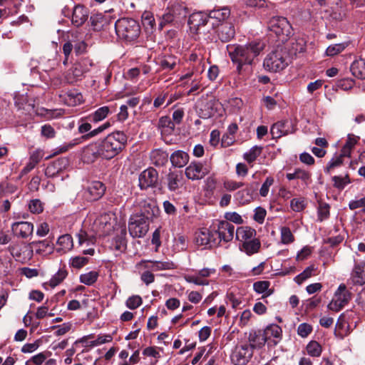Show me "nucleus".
<instances>
[{
    "instance_id": "1",
    "label": "nucleus",
    "mask_w": 365,
    "mask_h": 365,
    "mask_svg": "<svg viewBox=\"0 0 365 365\" xmlns=\"http://www.w3.org/2000/svg\"><path fill=\"white\" fill-rule=\"evenodd\" d=\"M127 143V136L123 132L116 131L108 134L101 140L89 144L83 150L85 158L91 160L102 157L111 159L117 155L125 147Z\"/></svg>"
},
{
    "instance_id": "42",
    "label": "nucleus",
    "mask_w": 365,
    "mask_h": 365,
    "mask_svg": "<svg viewBox=\"0 0 365 365\" xmlns=\"http://www.w3.org/2000/svg\"><path fill=\"white\" fill-rule=\"evenodd\" d=\"M68 272L65 268H61L51 278L48 284L52 288L61 284L64 279L67 277Z\"/></svg>"
},
{
    "instance_id": "36",
    "label": "nucleus",
    "mask_w": 365,
    "mask_h": 365,
    "mask_svg": "<svg viewBox=\"0 0 365 365\" xmlns=\"http://www.w3.org/2000/svg\"><path fill=\"white\" fill-rule=\"evenodd\" d=\"M126 229L125 227H122L119 230V234L115 237L113 245L115 249L118 251L123 252L125 250L127 246V240H126Z\"/></svg>"
},
{
    "instance_id": "39",
    "label": "nucleus",
    "mask_w": 365,
    "mask_h": 365,
    "mask_svg": "<svg viewBox=\"0 0 365 365\" xmlns=\"http://www.w3.org/2000/svg\"><path fill=\"white\" fill-rule=\"evenodd\" d=\"M110 113V108L108 106H103L97 109L94 113L89 115L88 118L90 121L93 123H98L105 119L108 113Z\"/></svg>"
},
{
    "instance_id": "58",
    "label": "nucleus",
    "mask_w": 365,
    "mask_h": 365,
    "mask_svg": "<svg viewBox=\"0 0 365 365\" xmlns=\"http://www.w3.org/2000/svg\"><path fill=\"white\" fill-rule=\"evenodd\" d=\"M91 26L94 30H101L103 26L104 18L101 14L93 15L90 18Z\"/></svg>"
},
{
    "instance_id": "6",
    "label": "nucleus",
    "mask_w": 365,
    "mask_h": 365,
    "mask_svg": "<svg viewBox=\"0 0 365 365\" xmlns=\"http://www.w3.org/2000/svg\"><path fill=\"white\" fill-rule=\"evenodd\" d=\"M138 212L137 216H140L151 222L159 215V208L156 201L150 198H139L136 201Z\"/></svg>"
},
{
    "instance_id": "7",
    "label": "nucleus",
    "mask_w": 365,
    "mask_h": 365,
    "mask_svg": "<svg viewBox=\"0 0 365 365\" xmlns=\"http://www.w3.org/2000/svg\"><path fill=\"white\" fill-rule=\"evenodd\" d=\"M187 14L188 9L184 3L178 1H170L166 13L163 15V21L165 23L179 22L183 20Z\"/></svg>"
},
{
    "instance_id": "46",
    "label": "nucleus",
    "mask_w": 365,
    "mask_h": 365,
    "mask_svg": "<svg viewBox=\"0 0 365 365\" xmlns=\"http://www.w3.org/2000/svg\"><path fill=\"white\" fill-rule=\"evenodd\" d=\"M89 258L86 257L76 256L69 259V265L71 267L79 269L88 264Z\"/></svg>"
},
{
    "instance_id": "34",
    "label": "nucleus",
    "mask_w": 365,
    "mask_h": 365,
    "mask_svg": "<svg viewBox=\"0 0 365 365\" xmlns=\"http://www.w3.org/2000/svg\"><path fill=\"white\" fill-rule=\"evenodd\" d=\"M350 71L355 77L364 79L365 78V61L362 59L354 61L350 67Z\"/></svg>"
},
{
    "instance_id": "17",
    "label": "nucleus",
    "mask_w": 365,
    "mask_h": 365,
    "mask_svg": "<svg viewBox=\"0 0 365 365\" xmlns=\"http://www.w3.org/2000/svg\"><path fill=\"white\" fill-rule=\"evenodd\" d=\"M271 134L273 138H279L294 132L293 124L288 120H281L273 124L271 128Z\"/></svg>"
},
{
    "instance_id": "14",
    "label": "nucleus",
    "mask_w": 365,
    "mask_h": 365,
    "mask_svg": "<svg viewBox=\"0 0 365 365\" xmlns=\"http://www.w3.org/2000/svg\"><path fill=\"white\" fill-rule=\"evenodd\" d=\"M11 229L14 236L26 239L33 235L34 225L27 221H19L12 223Z\"/></svg>"
},
{
    "instance_id": "26",
    "label": "nucleus",
    "mask_w": 365,
    "mask_h": 365,
    "mask_svg": "<svg viewBox=\"0 0 365 365\" xmlns=\"http://www.w3.org/2000/svg\"><path fill=\"white\" fill-rule=\"evenodd\" d=\"M248 341L252 349H260L267 343L262 330L251 331L249 334Z\"/></svg>"
},
{
    "instance_id": "22",
    "label": "nucleus",
    "mask_w": 365,
    "mask_h": 365,
    "mask_svg": "<svg viewBox=\"0 0 365 365\" xmlns=\"http://www.w3.org/2000/svg\"><path fill=\"white\" fill-rule=\"evenodd\" d=\"M257 183L247 185L245 189L238 191L235 194L236 199L242 205L250 203L254 200L255 192L257 189Z\"/></svg>"
},
{
    "instance_id": "43",
    "label": "nucleus",
    "mask_w": 365,
    "mask_h": 365,
    "mask_svg": "<svg viewBox=\"0 0 365 365\" xmlns=\"http://www.w3.org/2000/svg\"><path fill=\"white\" fill-rule=\"evenodd\" d=\"M159 127L162 128V132L170 134L175 129V123L170 117L163 116L159 120Z\"/></svg>"
},
{
    "instance_id": "38",
    "label": "nucleus",
    "mask_w": 365,
    "mask_h": 365,
    "mask_svg": "<svg viewBox=\"0 0 365 365\" xmlns=\"http://www.w3.org/2000/svg\"><path fill=\"white\" fill-rule=\"evenodd\" d=\"M150 158L153 164L157 166H161L168 161V155L162 150L157 149L151 152Z\"/></svg>"
},
{
    "instance_id": "29",
    "label": "nucleus",
    "mask_w": 365,
    "mask_h": 365,
    "mask_svg": "<svg viewBox=\"0 0 365 365\" xmlns=\"http://www.w3.org/2000/svg\"><path fill=\"white\" fill-rule=\"evenodd\" d=\"M183 176L181 171H170L166 176L168 187L175 191L182 185Z\"/></svg>"
},
{
    "instance_id": "9",
    "label": "nucleus",
    "mask_w": 365,
    "mask_h": 365,
    "mask_svg": "<svg viewBox=\"0 0 365 365\" xmlns=\"http://www.w3.org/2000/svg\"><path fill=\"white\" fill-rule=\"evenodd\" d=\"M9 251L16 260L24 263L30 260L34 255V250L29 245L15 243L9 247Z\"/></svg>"
},
{
    "instance_id": "63",
    "label": "nucleus",
    "mask_w": 365,
    "mask_h": 365,
    "mask_svg": "<svg viewBox=\"0 0 365 365\" xmlns=\"http://www.w3.org/2000/svg\"><path fill=\"white\" fill-rule=\"evenodd\" d=\"M244 185L243 182H236L232 180H225L224 182V187L228 191H234Z\"/></svg>"
},
{
    "instance_id": "62",
    "label": "nucleus",
    "mask_w": 365,
    "mask_h": 365,
    "mask_svg": "<svg viewBox=\"0 0 365 365\" xmlns=\"http://www.w3.org/2000/svg\"><path fill=\"white\" fill-rule=\"evenodd\" d=\"M291 208L294 212H300L305 207V203L303 198H294L291 200Z\"/></svg>"
},
{
    "instance_id": "5",
    "label": "nucleus",
    "mask_w": 365,
    "mask_h": 365,
    "mask_svg": "<svg viewBox=\"0 0 365 365\" xmlns=\"http://www.w3.org/2000/svg\"><path fill=\"white\" fill-rule=\"evenodd\" d=\"M289 64L288 56L286 50L277 48L267 55L264 59V68L271 72H278L284 69Z\"/></svg>"
},
{
    "instance_id": "44",
    "label": "nucleus",
    "mask_w": 365,
    "mask_h": 365,
    "mask_svg": "<svg viewBox=\"0 0 365 365\" xmlns=\"http://www.w3.org/2000/svg\"><path fill=\"white\" fill-rule=\"evenodd\" d=\"M99 276V274L96 271H91L80 275V282L86 285H92L94 284Z\"/></svg>"
},
{
    "instance_id": "2",
    "label": "nucleus",
    "mask_w": 365,
    "mask_h": 365,
    "mask_svg": "<svg viewBox=\"0 0 365 365\" xmlns=\"http://www.w3.org/2000/svg\"><path fill=\"white\" fill-rule=\"evenodd\" d=\"M261 41H252L246 45H228L227 50L234 63L237 64V70L241 73L242 66L251 64L254 58L264 49Z\"/></svg>"
},
{
    "instance_id": "48",
    "label": "nucleus",
    "mask_w": 365,
    "mask_h": 365,
    "mask_svg": "<svg viewBox=\"0 0 365 365\" xmlns=\"http://www.w3.org/2000/svg\"><path fill=\"white\" fill-rule=\"evenodd\" d=\"M82 75V71L79 66L75 65L69 69L66 76V79L68 83H73L76 78Z\"/></svg>"
},
{
    "instance_id": "15",
    "label": "nucleus",
    "mask_w": 365,
    "mask_h": 365,
    "mask_svg": "<svg viewBox=\"0 0 365 365\" xmlns=\"http://www.w3.org/2000/svg\"><path fill=\"white\" fill-rule=\"evenodd\" d=\"M207 170L200 163L192 162L185 170V176L191 180H199L205 177Z\"/></svg>"
},
{
    "instance_id": "47",
    "label": "nucleus",
    "mask_w": 365,
    "mask_h": 365,
    "mask_svg": "<svg viewBox=\"0 0 365 365\" xmlns=\"http://www.w3.org/2000/svg\"><path fill=\"white\" fill-rule=\"evenodd\" d=\"M79 245L86 243L88 245H93L96 242L93 235H88L85 230H81L77 234Z\"/></svg>"
},
{
    "instance_id": "18",
    "label": "nucleus",
    "mask_w": 365,
    "mask_h": 365,
    "mask_svg": "<svg viewBox=\"0 0 365 365\" xmlns=\"http://www.w3.org/2000/svg\"><path fill=\"white\" fill-rule=\"evenodd\" d=\"M106 191V187L100 181L92 182L86 188L84 196L90 201H96L100 199Z\"/></svg>"
},
{
    "instance_id": "30",
    "label": "nucleus",
    "mask_w": 365,
    "mask_h": 365,
    "mask_svg": "<svg viewBox=\"0 0 365 365\" xmlns=\"http://www.w3.org/2000/svg\"><path fill=\"white\" fill-rule=\"evenodd\" d=\"M57 246L56 252L61 255L71 250L73 247V242L71 235L66 234L60 236L57 240Z\"/></svg>"
},
{
    "instance_id": "51",
    "label": "nucleus",
    "mask_w": 365,
    "mask_h": 365,
    "mask_svg": "<svg viewBox=\"0 0 365 365\" xmlns=\"http://www.w3.org/2000/svg\"><path fill=\"white\" fill-rule=\"evenodd\" d=\"M315 270L316 268L314 265L307 267L301 274H298L294 278V281L299 284H302L307 279L309 278Z\"/></svg>"
},
{
    "instance_id": "32",
    "label": "nucleus",
    "mask_w": 365,
    "mask_h": 365,
    "mask_svg": "<svg viewBox=\"0 0 365 365\" xmlns=\"http://www.w3.org/2000/svg\"><path fill=\"white\" fill-rule=\"evenodd\" d=\"M170 161L173 166L182 168L188 163L189 155L182 150H177L170 155Z\"/></svg>"
},
{
    "instance_id": "35",
    "label": "nucleus",
    "mask_w": 365,
    "mask_h": 365,
    "mask_svg": "<svg viewBox=\"0 0 365 365\" xmlns=\"http://www.w3.org/2000/svg\"><path fill=\"white\" fill-rule=\"evenodd\" d=\"M359 140V136H356L354 134H349L347 140L341 150V152H342V155H347V158H349L352 149L358 143Z\"/></svg>"
},
{
    "instance_id": "19",
    "label": "nucleus",
    "mask_w": 365,
    "mask_h": 365,
    "mask_svg": "<svg viewBox=\"0 0 365 365\" xmlns=\"http://www.w3.org/2000/svg\"><path fill=\"white\" fill-rule=\"evenodd\" d=\"M215 232L218 234V237L220 240L227 242H230L233 239L235 234L236 235L235 226L228 221H220Z\"/></svg>"
},
{
    "instance_id": "45",
    "label": "nucleus",
    "mask_w": 365,
    "mask_h": 365,
    "mask_svg": "<svg viewBox=\"0 0 365 365\" xmlns=\"http://www.w3.org/2000/svg\"><path fill=\"white\" fill-rule=\"evenodd\" d=\"M262 150V148L259 146L252 147L248 152L245 153L243 155L244 159L248 163H252L254 162L258 156L260 155Z\"/></svg>"
},
{
    "instance_id": "33",
    "label": "nucleus",
    "mask_w": 365,
    "mask_h": 365,
    "mask_svg": "<svg viewBox=\"0 0 365 365\" xmlns=\"http://www.w3.org/2000/svg\"><path fill=\"white\" fill-rule=\"evenodd\" d=\"M334 297L345 306L351 299L352 294L347 289L346 286L344 284H341L335 292Z\"/></svg>"
},
{
    "instance_id": "55",
    "label": "nucleus",
    "mask_w": 365,
    "mask_h": 365,
    "mask_svg": "<svg viewBox=\"0 0 365 365\" xmlns=\"http://www.w3.org/2000/svg\"><path fill=\"white\" fill-rule=\"evenodd\" d=\"M329 205L323 202H319L318 207V218L320 221L328 218L329 216Z\"/></svg>"
},
{
    "instance_id": "54",
    "label": "nucleus",
    "mask_w": 365,
    "mask_h": 365,
    "mask_svg": "<svg viewBox=\"0 0 365 365\" xmlns=\"http://www.w3.org/2000/svg\"><path fill=\"white\" fill-rule=\"evenodd\" d=\"M142 23L147 29H153L155 25V19L149 11H145L142 15Z\"/></svg>"
},
{
    "instance_id": "37",
    "label": "nucleus",
    "mask_w": 365,
    "mask_h": 365,
    "mask_svg": "<svg viewBox=\"0 0 365 365\" xmlns=\"http://www.w3.org/2000/svg\"><path fill=\"white\" fill-rule=\"evenodd\" d=\"M230 15V10L227 7L215 9L210 11L209 19H214L218 21L226 20Z\"/></svg>"
},
{
    "instance_id": "40",
    "label": "nucleus",
    "mask_w": 365,
    "mask_h": 365,
    "mask_svg": "<svg viewBox=\"0 0 365 365\" xmlns=\"http://www.w3.org/2000/svg\"><path fill=\"white\" fill-rule=\"evenodd\" d=\"M178 62V58L174 56H167L163 57L159 63L160 66L163 70H173Z\"/></svg>"
},
{
    "instance_id": "56",
    "label": "nucleus",
    "mask_w": 365,
    "mask_h": 365,
    "mask_svg": "<svg viewBox=\"0 0 365 365\" xmlns=\"http://www.w3.org/2000/svg\"><path fill=\"white\" fill-rule=\"evenodd\" d=\"M29 209L34 214H39L43 210V204L40 200L34 199L30 201Z\"/></svg>"
},
{
    "instance_id": "57",
    "label": "nucleus",
    "mask_w": 365,
    "mask_h": 365,
    "mask_svg": "<svg viewBox=\"0 0 365 365\" xmlns=\"http://www.w3.org/2000/svg\"><path fill=\"white\" fill-rule=\"evenodd\" d=\"M185 279L189 283H193L196 285H208L209 281L202 279L200 276L197 275H185Z\"/></svg>"
},
{
    "instance_id": "20",
    "label": "nucleus",
    "mask_w": 365,
    "mask_h": 365,
    "mask_svg": "<svg viewBox=\"0 0 365 365\" xmlns=\"http://www.w3.org/2000/svg\"><path fill=\"white\" fill-rule=\"evenodd\" d=\"M89 16L88 9L81 4L76 5L73 9L71 22L76 27L82 26Z\"/></svg>"
},
{
    "instance_id": "27",
    "label": "nucleus",
    "mask_w": 365,
    "mask_h": 365,
    "mask_svg": "<svg viewBox=\"0 0 365 365\" xmlns=\"http://www.w3.org/2000/svg\"><path fill=\"white\" fill-rule=\"evenodd\" d=\"M68 165V160L67 158H59L47 166L45 173L48 177H53L58 173L61 172Z\"/></svg>"
},
{
    "instance_id": "31",
    "label": "nucleus",
    "mask_w": 365,
    "mask_h": 365,
    "mask_svg": "<svg viewBox=\"0 0 365 365\" xmlns=\"http://www.w3.org/2000/svg\"><path fill=\"white\" fill-rule=\"evenodd\" d=\"M32 249L35 248V251L39 255L50 254L53 252V245L48 240L34 241L29 244Z\"/></svg>"
},
{
    "instance_id": "53",
    "label": "nucleus",
    "mask_w": 365,
    "mask_h": 365,
    "mask_svg": "<svg viewBox=\"0 0 365 365\" xmlns=\"http://www.w3.org/2000/svg\"><path fill=\"white\" fill-rule=\"evenodd\" d=\"M332 180L334 182V186L339 190H343L346 185L351 182L348 174L345 175L344 177L334 176Z\"/></svg>"
},
{
    "instance_id": "12",
    "label": "nucleus",
    "mask_w": 365,
    "mask_h": 365,
    "mask_svg": "<svg viewBox=\"0 0 365 365\" xmlns=\"http://www.w3.org/2000/svg\"><path fill=\"white\" fill-rule=\"evenodd\" d=\"M139 186L141 190L156 186L158 180V173L153 168H148L143 171L139 175Z\"/></svg>"
},
{
    "instance_id": "49",
    "label": "nucleus",
    "mask_w": 365,
    "mask_h": 365,
    "mask_svg": "<svg viewBox=\"0 0 365 365\" xmlns=\"http://www.w3.org/2000/svg\"><path fill=\"white\" fill-rule=\"evenodd\" d=\"M344 158H347V155H342V152L335 155L327 165L326 171L329 173L334 168L340 166L343 163Z\"/></svg>"
},
{
    "instance_id": "21",
    "label": "nucleus",
    "mask_w": 365,
    "mask_h": 365,
    "mask_svg": "<svg viewBox=\"0 0 365 365\" xmlns=\"http://www.w3.org/2000/svg\"><path fill=\"white\" fill-rule=\"evenodd\" d=\"M209 19L207 14L202 12H195L189 16L188 25L191 31L197 33L201 26L207 24Z\"/></svg>"
},
{
    "instance_id": "10",
    "label": "nucleus",
    "mask_w": 365,
    "mask_h": 365,
    "mask_svg": "<svg viewBox=\"0 0 365 365\" xmlns=\"http://www.w3.org/2000/svg\"><path fill=\"white\" fill-rule=\"evenodd\" d=\"M269 28L277 36H288L291 34V25L284 17L275 16L272 18L269 22Z\"/></svg>"
},
{
    "instance_id": "25",
    "label": "nucleus",
    "mask_w": 365,
    "mask_h": 365,
    "mask_svg": "<svg viewBox=\"0 0 365 365\" xmlns=\"http://www.w3.org/2000/svg\"><path fill=\"white\" fill-rule=\"evenodd\" d=\"M351 278L354 284H365V262L356 263L351 273Z\"/></svg>"
},
{
    "instance_id": "41",
    "label": "nucleus",
    "mask_w": 365,
    "mask_h": 365,
    "mask_svg": "<svg viewBox=\"0 0 365 365\" xmlns=\"http://www.w3.org/2000/svg\"><path fill=\"white\" fill-rule=\"evenodd\" d=\"M306 49V41L303 38L294 39L291 43L289 52L291 54L297 55L303 53Z\"/></svg>"
},
{
    "instance_id": "59",
    "label": "nucleus",
    "mask_w": 365,
    "mask_h": 365,
    "mask_svg": "<svg viewBox=\"0 0 365 365\" xmlns=\"http://www.w3.org/2000/svg\"><path fill=\"white\" fill-rule=\"evenodd\" d=\"M142 304V298L138 295H133L126 301V306L130 309L139 307Z\"/></svg>"
},
{
    "instance_id": "23",
    "label": "nucleus",
    "mask_w": 365,
    "mask_h": 365,
    "mask_svg": "<svg viewBox=\"0 0 365 365\" xmlns=\"http://www.w3.org/2000/svg\"><path fill=\"white\" fill-rule=\"evenodd\" d=\"M217 33L218 38L222 42H227L234 38L235 29L232 24L225 22L218 26Z\"/></svg>"
},
{
    "instance_id": "16",
    "label": "nucleus",
    "mask_w": 365,
    "mask_h": 365,
    "mask_svg": "<svg viewBox=\"0 0 365 365\" xmlns=\"http://www.w3.org/2000/svg\"><path fill=\"white\" fill-rule=\"evenodd\" d=\"M262 331L269 346H275L282 338V329L277 324L267 326Z\"/></svg>"
},
{
    "instance_id": "50",
    "label": "nucleus",
    "mask_w": 365,
    "mask_h": 365,
    "mask_svg": "<svg viewBox=\"0 0 365 365\" xmlns=\"http://www.w3.org/2000/svg\"><path fill=\"white\" fill-rule=\"evenodd\" d=\"M307 351L310 356L318 357L322 354V347L316 341H312L307 344Z\"/></svg>"
},
{
    "instance_id": "60",
    "label": "nucleus",
    "mask_w": 365,
    "mask_h": 365,
    "mask_svg": "<svg viewBox=\"0 0 365 365\" xmlns=\"http://www.w3.org/2000/svg\"><path fill=\"white\" fill-rule=\"evenodd\" d=\"M345 48V46L343 43L334 44L329 46L326 51V53L329 56H335Z\"/></svg>"
},
{
    "instance_id": "24",
    "label": "nucleus",
    "mask_w": 365,
    "mask_h": 365,
    "mask_svg": "<svg viewBox=\"0 0 365 365\" xmlns=\"http://www.w3.org/2000/svg\"><path fill=\"white\" fill-rule=\"evenodd\" d=\"M137 267L155 272L169 269L172 267V264L168 262L142 260L137 264Z\"/></svg>"
},
{
    "instance_id": "64",
    "label": "nucleus",
    "mask_w": 365,
    "mask_h": 365,
    "mask_svg": "<svg viewBox=\"0 0 365 365\" xmlns=\"http://www.w3.org/2000/svg\"><path fill=\"white\" fill-rule=\"evenodd\" d=\"M312 326L307 324L303 323L299 325L297 328V333L302 337H307L312 331Z\"/></svg>"
},
{
    "instance_id": "28",
    "label": "nucleus",
    "mask_w": 365,
    "mask_h": 365,
    "mask_svg": "<svg viewBox=\"0 0 365 365\" xmlns=\"http://www.w3.org/2000/svg\"><path fill=\"white\" fill-rule=\"evenodd\" d=\"M195 241L199 245L212 246L215 244V239L213 234L207 228H202L196 232Z\"/></svg>"
},
{
    "instance_id": "8",
    "label": "nucleus",
    "mask_w": 365,
    "mask_h": 365,
    "mask_svg": "<svg viewBox=\"0 0 365 365\" xmlns=\"http://www.w3.org/2000/svg\"><path fill=\"white\" fill-rule=\"evenodd\" d=\"M150 222L140 216L133 215L128 223V230L133 237H143L149 230Z\"/></svg>"
},
{
    "instance_id": "61",
    "label": "nucleus",
    "mask_w": 365,
    "mask_h": 365,
    "mask_svg": "<svg viewBox=\"0 0 365 365\" xmlns=\"http://www.w3.org/2000/svg\"><path fill=\"white\" fill-rule=\"evenodd\" d=\"M269 284V282L268 281H258L254 283L253 289L256 292L262 294L267 291Z\"/></svg>"
},
{
    "instance_id": "11",
    "label": "nucleus",
    "mask_w": 365,
    "mask_h": 365,
    "mask_svg": "<svg viewBox=\"0 0 365 365\" xmlns=\"http://www.w3.org/2000/svg\"><path fill=\"white\" fill-rule=\"evenodd\" d=\"M93 229L99 236L110 235L113 230L111 216L106 213L99 216L94 222Z\"/></svg>"
},
{
    "instance_id": "4",
    "label": "nucleus",
    "mask_w": 365,
    "mask_h": 365,
    "mask_svg": "<svg viewBox=\"0 0 365 365\" xmlns=\"http://www.w3.org/2000/svg\"><path fill=\"white\" fill-rule=\"evenodd\" d=\"M118 36L126 41L136 40L140 34V26L138 21L133 19L123 18L115 24Z\"/></svg>"
},
{
    "instance_id": "3",
    "label": "nucleus",
    "mask_w": 365,
    "mask_h": 365,
    "mask_svg": "<svg viewBox=\"0 0 365 365\" xmlns=\"http://www.w3.org/2000/svg\"><path fill=\"white\" fill-rule=\"evenodd\" d=\"M236 239L241 243L240 250L248 255L257 253L261 247L260 241L256 238L255 230L250 227H238Z\"/></svg>"
},
{
    "instance_id": "13",
    "label": "nucleus",
    "mask_w": 365,
    "mask_h": 365,
    "mask_svg": "<svg viewBox=\"0 0 365 365\" xmlns=\"http://www.w3.org/2000/svg\"><path fill=\"white\" fill-rule=\"evenodd\" d=\"M252 346L245 344L236 347L232 355V359L237 365H245L252 358Z\"/></svg>"
},
{
    "instance_id": "52",
    "label": "nucleus",
    "mask_w": 365,
    "mask_h": 365,
    "mask_svg": "<svg viewBox=\"0 0 365 365\" xmlns=\"http://www.w3.org/2000/svg\"><path fill=\"white\" fill-rule=\"evenodd\" d=\"M280 233L282 243L288 245L294 241V237L289 227H282L280 230Z\"/></svg>"
}]
</instances>
